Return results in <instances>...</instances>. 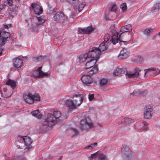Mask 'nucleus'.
<instances>
[{"label": "nucleus", "instance_id": "f257e3e1", "mask_svg": "<svg viewBox=\"0 0 160 160\" xmlns=\"http://www.w3.org/2000/svg\"><path fill=\"white\" fill-rule=\"evenodd\" d=\"M61 116V113L58 111H54L53 114L48 113L47 119L44 120L43 124L52 127L59 121Z\"/></svg>", "mask_w": 160, "mask_h": 160}, {"label": "nucleus", "instance_id": "f03ea898", "mask_svg": "<svg viewBox=\"0 0 160 160\" xmlns=\"http://www.w3.org/2000/svg\"><path fill=\"white\" fill-rule=\"evenodd\" d=\"M122 153L123 159L128 160L135 159L136 155L132 152L129 147L127 146H123L122 148Z\"/></svg>", "mask_w": 160, "mask_h": 160}, {"label": "nucleus", "instance_id": "7ed1b4c3", "mask_svg": "<svg viewBox=\"0 0 160 160\" xmlns=\"http://www.w3.org/2000/svg\"><path fill=\"white\" fill-rule=\"evenodd\" d=\"M97 61L92 59H89L87 61L85 65V69L91 68L89 72V75H92L98 72V68L96 66H94L96 63Z\"/></svg>", "mask_w": 160, "mask_h": 160}, {"label": "nucleus", "instance_id": "20e7f679", "mask_svg": "<svg viewBox=\"0 0 160 160\" xmlns=\"http://www.w3.org/2000/svg\"><path fill=\"white\" fill-rule=\"evenodd\" d=\"M79 127L82 130L87 131L92 128L93 125L89 118L87 117L82 119L81 121Z\"/></svg>", "mask_w": 160, "mask_h": 160}, {"label": "nucleus", "instance_id": "39448f33", "mask_svg": "<svg viewBox=\"0 0 160 160\" xmlns=\"http://www.w3.org/2000/svg\"><path fill=\"white\" fill-rule=\"evenodd\" d=\"M88 54L89 59H92L97 61L101 55L100 52L97 48L93 47L91 50L89 51Z\"/></svg>", "mask_w": 160, "mask_h": 160}, {"label": "nucleus", "instance_id": "423d86ee", "mask_svg": "<svg viewBox=\"0 0 160 160\" xmlns=\"http://www.w3.org/2000/svg\"><path fill=\"white\" fill-rule=\"evenodd\" d=\"M23 98L26 102L30 104L32 103L34 100L39 101L40 100V98L38 95H33L30 93L24 95Z\"/></svg>", "mask_w": 160, "mask_h": 160}, {"label": "nucleus", "instance_id": "0eeeda50", "mask_svg": "<svg viewBox=\"0 0 160 160\" xmlns=\"http://www.w3.org/2000/svg\"><path fill=\"white\" fill-rule=\"evenodd\" d=\"M110 29L112 35V38L110 39V41L112 42L114 44H115L118 42V33L115 30V27L113 25L111 26Z\"/></svg>", "mask_w": 160, "mask_h": 160}, {"label": "nucleus", "instance_id": "6e6552de", "mask_svg": "<svg viewBox=\"0 0 160 160\" xmlns=\"http://www.w3.org/2000/svg\"><path fill=\"white\" fill-rule=\"evenodd\" d=\"M141 70L138 68L136 67L135 68L133 72L128 71L127 72L126 75V77L129 78H137L140 76L141 73L140 72Z\"/></svg>", "mask_w": 160, "mask_h": 160}, {"label": "nucleus", "instance_id": "1a4fd4ad", "mask_svg": "<svg viewBox=\"0 0 160 160\" xmlns=\"http://www.w3.org/2000/svg\"><path fill=\"white\" fill-rule=\"evenodd\" d=\"M72 98L77 108L82 103L83 100V95L81 94L75 95Z\"/></svg>", "mask_w": 160, "mask_h": 160}, {"label": "nucleus", "instance_id": "9d476101", "mask_svg": "<svg viewBox=\"0 0 160 160\" xmlns=\"http://www.w3.org/2000/svg\"><path fill=\"white\" fill-rule=\"evenodd\" d=\"M53 19L55 21L62 22L67 20V18L65 17L63 13L57 12L53 17Z\"/></svg>", "mask_w": 160, "mask_h": 160}, {"label": "nucleus", "instance_id": "9b49d317", "mask_svg": "<svg viewBox=\"0 0 160 160\" xmlns=\"http://www.w3.org/2000/svg\"><path fill=\"white\" fill-rule=\"evenodd\" d=\"M23 139L22 137L18 136L17 138V140L15 142V145L17 148L18 149H22L25 147V145L23 143Z\"/></svg>", "mask_w": 160, "mask_h": 160}, {"label": "nucleus", "instance_id": "f8f14e48", "mask_svg": "<svg viewBox=\"0 0 160 160\" xmlns=\"http://www.w3.org/2000/svg\"><path fill=\"white\" fill-rule=\"evenodd\" d=\"M42 67H39L34 72V75L35 77L43 78L49 76V74L42 71L41 69Z\"/></svg>", "mask_w": 160, "mask_h": 160}, {"label": "nucleus", "instance_id": "ddd939ff", "mask_svg": "<svg viewBox=\"0 0 160 160\" xmlns=\"http://www.w3.org/2000/svg\"><path fill=\"white\" fill-rule=\"evenodd\" d=\"M81 80L83 83L86 84H90L93 82V78L90 75H83L81 77Z\"/></svg>", "mask_w": 160, "mask_h": 160}, {"label": "nucleus", "instance_id": "4468645a", "mask_svg": "<svg viewBox=\"0 0 160 160\" xmlns=\"http://www.w3.org/2000/svg\"><path fill=\"white\" fill-rule=\"evenodd\" d=\"M126 70V69L125 67H121L119 66L114 70L113 74L115 76H119L124 73Z\"/></svg>", "mask_w": 160, "mask_h": 160}, {"label": "nucleus", "instance_id": "2eb2a0df", "mask_svg": "<svg viewBox=\"0 0 160 160\" xmlns=\"http://www.w3.org/2000/svg\"><path fill=\"white\" fill-rule=\"evenodd\" d=\"M94 29L92 26H90L88 27L85 28H79L78 32L82 34H88L92 32Z\"/></svg>", "mask_w": 160, "mask_h": 160}, {"label": "nucleus", "instance_id": "dca6fc26", "mask_svg": "<svg viewBox=\"0 0 160 160\" xmlns=\"http://www.w3.org/2000/svg\"><path fill=\"white\" fill-rule=\"evenodd\" d=\"M31 6L36 14L39 15L42 13V9L39 5L36 3H32Z\"/></svg>", "mask_w": 160, "mask_h": 160}, {"label": "nucleus", "instance_id": "f3484780", "mask_svg": "<svg viewBox=\"0 0 160 160\" xmlns=\"http://www.w3.org/2000/svg\"><path fill=\"white\" fill-rule=\"evenodd\" d=\"M153 110L150 106H148L146 107L144 112V117L148 119L150 118L152 114Z\"/></svg>", "mask_w": 160, "mask_h": 160}, {"label": "nucleus", "instance_id": "a211bd4d", "mask_svg": "<svg viewBox=\"0 0 160 160\" xmlns=\"http://www.w3.org/2000/svg\"><path fill=\"white\" fill-rule=\"evenodd\" d=\"M144 71H145L144 75L146 74H151L153 73L155 75H157L159 74L160 72V70L159 69H155L154 68H149L148 69H145ZM144 77L145 76H144Z\"/></svg>", "mask_w": 160, "mask_h": 160}, {"label": "nucleus", "instance_id": "6ab92c4d", "mask_svg": "<svg viewBox=\"0 0 160 160\" xmlns=\"http://www.w3.org/2000/svg\"><path fill=\"white\" fill-rule=\"evenodd\" d=\"M130 52L125 48H123L120 51L118 57L122 58H125L129 56Z\"/></svg>", "mask_w": 160, "mask_h": 160}, {"label": "nucleus", "instance_id": "aec40b11", "mask_svg": "<svg viewBox=\"0 0 160 160\" xmlns=\"http://www.w3.org/2000/svg\"><path fill=\"white\" fill-rule=\"evenodd\" d=\"M132 30L131 25L130 24L125 25L121 27L120 31L122 32L120 34V36L122 35L123 33H127Z\"/></svg>", "mask_w": 160, "mask_h": 160}, {"label": "nucleus", "instance_id": "412c9836", "mask_svg": "<svg viewBox=\"0 0 160 160\" xmlns=\"http://www.w3.org/2000/svg\"><path fill=\"white\" fill-rule=\"evenodd\" d=\"M22 137L24 140L23 143H24V145H25V146H26L25 149L29 148V147L32 143V141L31 138L27 136Z\"/></svg>", "mask_w": 160, "mask_h": 160}, {"label": "nucleus", "instance_id": "4be33fe9", "mask_svg": "<svg viewBox=\"0 0 160 160\" xmlns=\"http://www.w3.org/2000/svg\"><path fill=\"white\" fill-rule=\"evenodd\" d=\"M36 18L38 21V22L37 24H32V28L34 29L35 28L37 27L38 25H41L43 23L45 22V20L42 18V17H36Z\"/></svg>", "mask_w": 160, "mask_h": 160}, {"label": "nucleus", "instance_id": "5701e85b", "mask_svg": "<svg viewBox=\"0 0 160 160\" xmlns=\"http://www.w3.org/2000/svg\"><path fill=\"white\" fill-rule=\"evenodd\" d=\"M66 105L70 108L72 109H75L77 108L73 100L71 99H68L66 100Z\"/></svg>", "mask_w": 160, "mask_h": 160}, {"label": "nucleus", "instance_id": "b1692460", "mask_svg": "<svg viewBox=\"0 0 160 160\" xmlns=\"http://www.w3.org/2000/svg\"><path fill=\"white\" fill-rule=\"evenodd\" d=\"M13 65L17 68H20L22 65V61L18 58L13 60Z\"/></svg>", "mask_w": 160, "mask_h": 160}, {"label": "nucleus", "instance_id": "393cba45", "mask_svg": "<svg viewBox=\"0 0 160 160\" xmlns=\"http://www.w3.org/2000/svg\"><path fill=\"white\" fill-rule=\"evenodd\" d=\"M89 59L88 53L81 54L79 57L80 62H83L85 61H87Z\"/></svg>", "mask_w": 160, "mask_h": 160}, {"label": "nucleus", "instance_id": "a878e982", "mask_svg": "<svg viewBox=\"0 0 160 160\" xmlns=\"http://www.w3.org/2000/svg\"><path fill=\"white\" fill-rule=\"evenodd\" d=\"M2 34H3V37L4 39H8L10 37V33L6 31H4L3 30H1L0 31V37L2 38Z\"/></svg>", "mask_w": 160, "mask_h": 160}, {"label": "nucleus", "instance_id": "bb28decb", "mask_svg": "<svg viewBox=\"0 0 160 160\" xmlns=\"http://www.w3.org/2000/svg\"><path fill=\"white\" fill-rule=\"evenodd\" d=\"M134 122V120L131 118H123L121 120V123L125 124H129Z\"/></svg>", "mask_w": 160, "mask_h": 160}, {"label": "nucleus", "instance_id": "cd10ccee", "mask_svg": "<svg viewBox=\"0 0 160 160\" xmlns=\"http://www.w3.org/2000/svg\"><path fill=\"white\" fill-rule=\"evenodd\" d=\"M107 44L104 42H102L99 45L98 50H99L101 54V52L106 49L108 48Z\"/></svg>", "mask_w": 160, "mask_h": 160}, {"label": "nucleus", "instance_id": "c85d7f7f", "mask_svg": "<svg viewBox=\"0 0 160 160\" xmlns=\"http://www.w3.org/2000/svg\"><path fill=\"white\" fill-rule=\"evenodd\" d=\"M32 114L33 116L35 117L38 119H41L42 118V114L39 112V110H34L32 112Z\"/></svg>", "mask_w": 160, "mask_h": 160}, {"label": "nucleus", "instance_id": "c756f323", "mask_svg": "<svg viewBox=\"0 0 160 160\" xmlns=\"http://www.w3.org/2000/svg\"><path fill=\"white\" fill-rule=\"evenodd\" d=\"M132 34L131 33H123L122 34V35L120 36L119 39V40L120 41V37L122 36H124V38L123 39H124L125 38V39L127 40H129L131 37Z\"/></svg>", "mask_w": 160, "mask_h": 160}, {"label": "nucleus", "instance_id": "7c9ffc66", "mask_svg": "<svg viewBox=\"0 0 160 160\" xmlns=\"http://www.w3.org/2000/svg\"><path fill=\"white\" fill-rule=\"evenodd\" d=\"M44 120L42 121V124L40 125L39 127V130L40 132H44L47 129L48 127V125H45L43 124Z\"/></svg>", "mask_w": 160, "mask_h": 160}, {"label": "nucleus", "instance_id": "2f4dec72", "mask_svg": "<svg viewBox=\"0 0 160 160\" xmlns=\"http://www.w3.org/2000/svg\"><path fill=\"white\" fill-rule=\"evenodd\" d=\"M6 84L10 86L13 88H15L16 86V82L14 81L9 79L6 83Z\"/></svg>", "mask_w": 160, "mask_h": 160}, {"label": "nucleus", "instance_id": "473e14b6", "mask_svg": "<svg viewBox=\"0 0 160 160\" xmlns=\"http://www.w3.org/2000/svg\"><path fill=\"white\" fill-rule=\"evenodd\" d=\"M99 158L100 160H107L108 159V156L105 153H102L100 151Z\"/></svg>", "mask_w": 160, "mask_h": 160}, {"label": "nucleus", "instance_id": "72a5a7b5", "mask_svg": "<svg viewBox=\"0 0 160 160\" xmlns=\"http://www.w3.org/2000/svg\"><path fill=\"white\" fill-rule=\"evenodd\" d=\"M108 79L105 78H102L100 82V85L101 87H103L106 85L108 82Z\"/></svg>", "mask_w": 160, "mask_h": 160}, {"label": "nucleus", "instance_id": "f704fd0d", "mask_svg": "<svg viewBox=\"0 0 160 160\" xmlns=\"http://www.w3.org/2000/svg\"><path fill=\"white\" fill-rule=\"evenodd\" d=\"M134 60L137 63H141L143 61V58L142 57L138 56L135 58Z\"/></svg>", "mask_w": 160, "mask_h": 160}, {"label": "nucleus", "instance_id": "c9c22d12", "mask_svg": "<svg viewBox=\"0 0 160 160\" xmlns=\"http://www.w3.org/2000/svg\"><path fill=\"white\" fill-rule=\"evenodd\" d=\"M1 34L2 35V38L0 37V46H3L5 44L8 39H4L2 36L3 35V34Z\"/></svg>", "mask_w": 160, "mask_h": 160}, {"label": "nucleus", "instance_id": "e433bc0d", "mask_svg": "<svg viewBox=\"0 0 160 160\" xmlns=\"http://www.w3.org/2000/svg\"><path fill=\"white\" fill-rule=\"evenodd\" d=\"M110 37L108 34H106L104 37V41L103 42L107 44H108V42L110 39Z\"/></svg>", "mask_w": 160, "mask_h": 160}, {"label": "nucleus", "instance_id": "4c0bfd02", "mask_svg": "<svg viewBox=\"0 0 160 160\" xmlns=\"http://www.w3.org/2000/svg\"><path fill=\"white\" fill-rule=\"evenodd\" d=\"M100 153V151H98L96 152L91 155L90 157V159H92L96 157Z\"/></svg>", "mask_w": 160, "mask_h": 160}, {"label": "nucleus", "instance_id": "58836bf2", "mask_svg": "<svg viewBox=\"0 0 160 160\" xmlns=\"http://www.w3.org/2000/svg\"><path fill=\"white\" fill-rule=\"evenodd\" d=\"M110 11L116 12L117 11V7L116 4H113L110 8Z\"/></svg>", "mask_w": 160, "mask_h": 160}, {"label": "nucleus", "instance_id": "ea45409f", "mask_svg": "<svg viewBox=\"0 0 160 160\" xmlns=\"http://www.w3.org/2000/svg\"><path fill=\"white\" fill-rule=\"evenodd\" d=\"M97 143L96 142L91 144V145L87 146L85 148H87L89 149H91L93 148L94 147L97 146Z\"/></svg>", "mask_w": 160, "mask_h": 160}, {"label": "nucleus", "instance_id": "a19ab883", "mask_svg": "<svg viewBox=\"0 0 160 160\" xmlns=\"http://www.w3.org/2000/svg\"><path fill=\"white\" fill-rule=\"evenodd\" d=\"M152 29L150 28L148 29H146L144 30L143 33L145 35H148L150 33L152 32Z\"/></svg>", "mask_w": 160, "mask_h": 160}, {"label": "nucleus", "instance_id": "79ce46f5", "mask_svg": "<svg viewBox=\"0 0 160 160\" xmlns=\"http://www.w3.org/2000/svg\"><path fill=\"white\" fill-rule=\"evenodd\" d=\"M142 92L141 90H134L132 93H131V94H133L134 96H137L139 95Z\"/></svg>", "mask_w": 160, "mask_h": 160}, {"label": "nucleus", "instance_id": "37998d69", "mask_svg": "<svg viewBox=\"0 0 160 160\" xmlns=\"http://www.w3.org/2000/svg\"><path fill=\"white\" fill-rule=\"evenodd\" d=\"M84 6L85 5L82 3H81L78 4V9L79 12H81V11L83 9Z\"/></svg>", "mask_w": 160, "mask_h": 160}, {"label": "nucleus", "instance_id": "c03bdc74", "mask_svg": "<svg viewBox=\"0 0 160 160\" xmlns=\"http://www.w3.org/2000/svg\"><path fill=\"white\" fill-rule=\"evenodd\" d=\"M120 8L123 11L127 9V6L126 3H124L120 5Z\"/></svg>", "mask_w": 160, "mask_h": 160}, {"label": "nucleus", "instance_id": "a18cd8bd", "mask_svg": "<svg viewBox=\"0 0 160 160\" xmlns=\"http://www.w3.org/2000/svg\"><path fill=\"white\" fill-rule=\"evenodd\" d=\"M67 1L71 3L78 5L79 3V0H67Z\"/></svg>", "mask_w": 160, "mask_h": 160}, {"label": "nucleus", "instance_id": "49530a36", "mask_svg": "<svg viewBox=\"0 0 160 160\" xmlns=\"http://www.w3.org/2000/svg\"><path fill=\"white\" fill-rule=\"evenodd\" d=\"M145 124H146V122H143L141 123L138 127V129L142 130H143V127L144 126Z\"/></svg>", "mask_w": 160, "mask_h": 160}, {"label": "nucleus", "instance_id": "de8ad7c7", "mask_svg": "<svg viewBox=\"0 0 160 160\" xmlns=\"http://www.w3.org/2000/svg\"><path fill=\"white\" fill-rule=\"evenodd\" d=\"M6 8V6L5 5L0 4V12L5 9Z\"/></svg>", "mask_w": 160, "mask_h": 160}, {"label": "nucleus", "instance_id": "09e8293b", "mask_svg": "<svg viewBox=\"0 0 160 160\" xmlns=\"http://www.w3.org/2000/svg\"><path fill=\"white\" fill-rule=\"evenodd\" d=\"M148 126L147 123L146 122V124H145L144 126L143 127V130H141L142 131H145L148 130Z\"/></svg>", "mask_w": 160, "mask_h": 160}, {"label": "nucleus", "instance_id": "8fccbe9b", "mask_svg": "<svg viewBox=\"0 0 160 160\" xmlns=\"http://www.w3.org/2000/svg\"><path fill=\"white\" fill-rule=\"evenodd\" d=\"M94 94H89L88 95V98L90 101H92L94 98Z\"/></svg>", "mask_w": 160, "mask_h": 160}, {"label": "nucleus", "instance_id": "3c124183", "mask_svg": "<svg viewBox=\"0 0 160 160\" xmlns=\"http://www.w3.org/2000/svg\"><path fill=\"white\" fill-rule=\"evenodd\" d=\"M72 132L73 135H77L78 133V131L75 129H73L72 130Z\"/></svg>", "mask_w": 160, "mask_h": 160}, {"label": "nucleus", "instance_id": "603ef678", "mask_svg": "<svg viewBox=\"0 0 160 160\" xmlns=\"http://www.w3.org/2000/svg\"><path fill=\"white\" fill-rule=\"evenodd\" d=\"M11 26L12 25L11 24H8V25L5 24L4 25V28L7 29H8L9 28H11Z\"/></svg>", "mask_w": 160, "mask_h": 160}, {"label": "nucleus", "instance_id": "864d4df0", "mask_svg": "<svg viewBox=\"0 0 160 160\" xmlns=\"http://www.w3.org/2000/svg\"><path fill=\"white\" fill-rule=\"evenodd\" d=\"M7 2L9 6H12L13 5L12 0H7Z\"/></svg>", "mask_w": 160, "mask_h": 160}, {"label": "nucleus", "instance_id": "5fc2aeb1", "mask_svg": "<svg viewBox=\"0 0 160 160\" xmlns=\"http://www.w3.org/2000/svg\"><path fill=\"white\" fill-rule=\"evenodd\" d=\"M120 43L121 44H122L123 43L124 44L126 45L128 43V41H121L120 42Z\"/></svg>", "mask_w": 160, "mask_h": 160}, {"label": "nucleus", "instance_id": "6e6d98bb", "mask_svg": "<svg viewBox=\"0 0 160 160\" xmlns=\"http://www.w3.org/2000/svg\"><path fill=\"white\" fill-rule=\"evenodd\" d=\"M53 159V156L52 155H50L49 156V158L48 159Z\"/></svg>", "mask_w": 160, "mask_h": 160}, {"label": "nucleus", "instance_id": "4d7b16f0", "mask_svg": "<svg viewBox=\"0 0 160 160\" xmlns=\"http://www.w3.org/2000/svg\"><path fill=\"white\" fill-rule=\"evenodd\" d=\"M2 49L0 47V55H1V54L2 53Z\"/></svg>", "mask_w": 160, "mask_h": 160}, {"label": "nucleus", "instance_id": "13d9d810", "mask_svg": "<svg viewBox=\"0 0 160 160\" xmlns=\"http://www.w3.org/2000/svg\"><path fill=\"white\" fill-rule=\"evenodd\" d=\"M41 57L38 58V57H36L34 58V59L37 60V61L38 60V59H39L40 58H41Z\"/></svg>", "mask_w": 160, "mask_h": 160}, {"label": "nucleus", "instance_id": "bf43d9fd", "mask_svg": "<svg viewBox=\"0 0 160 160\" xmlns=\"http://www.w3.org/2000/svg\"><path fill=\"white\" fill-rule=\"evenodd\" d=\"M158 35L160 38V32L158 33Z\"/></svg>", "mask_w": 160, "mask_h": 160}, {"label": "nucleus", "instance_id": "052dcab7", "mask_svg": "<svg viewBox=\"0 0 160 160\" xmlns=\"http://www.w3.org/2000/svg\"><path fill=\"white\" fill-rule=\"evenodd\" d=\"M16 1L19 2L20 0H15Z\"/></svg>", "mask_w": 160, "mask_h": 160}, {"label": "nucleus", "instance_id": "680f3d73", "mask_svg": "<svg viewBox=\"0 0 160 160\" xmlns=\"http://www.w3.org/2000/svg\"><path fill=\"white\" fill-rule=\"evenodd\" d=\"M62 157H60V159H62Z\"/></svg>", "mask_w": 160, "mask_h": 160}, {"label": "nucleus", "instance_id": "e2e57ef3", "mask_svg": "<svg viewBox=\"0 0 160 160\" xmlns=\"http://www.w3.org/2000/svg\"><path fill=\"white\" fill-rule=\"evenodd\" d=\"M75 5H74V8H75Z\"/></svg>", "mask_w": 160, "mask_h": 160}]
</instances>
